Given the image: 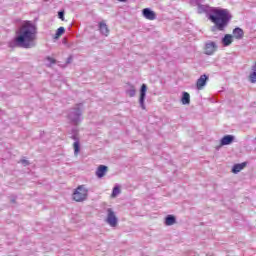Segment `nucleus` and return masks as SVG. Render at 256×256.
<instances>
[{
    "instance_id": "nucleus-1",
    "label": "nucleus",
    "mask_w": 256,
    "mask_h": 256,
    "mask_svg": "<svg viewBox=\"0 0 256 256\" xmlns=\"http://www.w3.org/2000/svg\"><path fill=\"white\" fill-rule=\"evenodd\" d=\"M198 13H206V17L214 25L211 26L210 31L217 33V31H225L229 27L233 14L225 8L209 7L208 5L199 4Z\"/></svg>"
},
{
    "instance_id": "nucleus-2",
    "label": "nucleus",
    "mask_w": 256,
    "mask_h": 256,
    "mask_svg": "<svg viewBox=\"0 0 256 256\" xmlns=\"http://www.w3.org/2000/svg\"><path fill=\"white\" fill-rule=\"evenodd\" d=\"M35 39H37V26L31 21H26L24 25L16 32V37L9 42L11 49L22 47V49H32L35 47Z\"/></svg>"
},
{
    "instance_id": "nucleus-3",
    "label": "nucleus",
    "mask_w": 256,
    "mask_h": 256,
    "mask_svg": "<svg viewBox=\"0 0 256 256\" xmlns=\"http://www.w3.org/2000/svg\"><path fill=\"white\" fill-rule=\"evenodd\" d=\"M85 110V107L83 103H78L74 105V107L70 108L68 112V119L72 125L77 127L81 121H83V111Z\"/></svg>"
},
{
    "instance_id": "nucleus-4",
    "label": "nucleus",
    "mask_w": 256,
    "mask_h": 256,
    "mask_svg": "<svg viewBox=\"0 0 256 256\" xmlns=\"http://www.w3.org/2000/svg\"><path fill=\"white\" fill-rule=\"evenodd\" d=\"M88 195V190L85 186H78L72 194L73 200L77 203H82V201H86Z\"/></svg>"
},
{
    "instance_id": "nucleus-5",
    "label": "nucleus",
    "mask_w": 256,
    "mask_h": 256,
    "mask_svg": "<svg viewBox=\"0 0 256 256\" xmlns=\"http://www.w3.org/2000/svg\"><path fill=\"white\" fill-rule=\"evenodd\" d=\"M106 211V223L110 225V227H116L119 224V219L117 218V215H115V211H113L111 208H108Z\"/></svg>"
},
{
    "instance_id": "nucleus-6",
    "label": "nucleus",
    "mask_w": 256,
    "mask_h": 256,
    "mask_svg": "<svg viewBox=\"0 0 256 256\" xmlns=\"http://www.w3.org/2000/svg\"><path fill=\"white\" fill-rule=\"evenodd\" d=\"M147 97V84H142L140 87L139 105L143 111L147 109L145 106V98Z\"/></svg>"
},
{
    "instance_id": "nucleus-7",
    "label": "nucleus",
    "mask_w": 256,
    "mask_h": 256,
    "mask_svg": "<svg viewBox=\"0 0 256 256\" xmlns=\"http://www.w3.org/2000/svg\"><path fill=\"white\" fill-rule=\"evenodd\" d=\"M142 15L145 17V19H148L149 21H155L157 19V14L155 11L151 10V8H144L142 10Z\"/></svg>"
},
{
    "instance_id": "nucleus-8",
    "label": "nucleus",
    "mask_w": 256,
    "mask_h": 256,
    "mask_svg": "<svg viewBox=\"0 0 256 256\" xmlns=\"http://www.w3.org/2000/svg\"><path fill=\"white\" fill-rule=\"evenodd\" d=\"M217 51V43L208 42L205 45V53L206 55H213Z\"/></svg>"
},
{
    "instance_id": "nucleus-9",
    "label": "nucleus",
    "mask_w": 256,
    "mask_h": 256,
    "mask_svg": "<svg viewBox=\"0 0 256 256\" xmlns=\"http://www.w3.org/2000/svg\"><path fill=\"white\" fill-rule=\"evenodd\" d=\"M207 81H209V76H207L206 74L201 75L200 79H198L196 81V88L198 90L203 89V87H205V85H207Z\"/></svg>"
},
{
    "instance_id": "nucleus-10",
    "label": "nucleus",
    "mask_w": 256,
    "mask_h": 256,
    "mask_svg": "<svg viewBox=\"0 0 256 256\" xmlns=\"http://www.w3.org/2000/svg\"><path fill=\"white\" fill-rule=\"evenodd\" d=\"M232 37H234V39H237L239 41L243 39V37H245V31H243V29L240 27H236L232 31Z\"/></svg>"
},
{
    "instance_id": "nucleus-11",
    "label": "nucleus",
    "mask_w": 256,
    "mask_h": 256,
    "mask_svg": "<svg viewBox=\"0 0 256 256\" xmlns=\"http://www.w3.org/2000/svg\"><path fill=\"white\" fill-rule=\"evenodd\" d=\"M107 171H109V167H107L106 165L98 166L96 173H95L96 177H98V179H103V176L107 175Z\"/></svg>"
},
{
    "instance_id": "nucleus-12",
    "label": "nucleus",
    "mask_w": 256,
    "mask_h": 256,
    "mask_svg": "<svg viewBox=\"0 0 256 256\" xmlns=\"http://www.w3.org/2000/svg\"><path fill=\"white\" fill-rule=\"evenodd\" d=\"M235 141V136L234 135H225L224 137L221 138L220 140V145L223 147L225 145H231Z\"/></svg>"
},
{
    "instance_id": "nucleus-13",
    "label": "nucleus",
    "mask_w": 256,
    "mask_h": 256,
    "mask_svg": "<svg viewBox=\"0 0 256 256\" xmlns=\"http://www.w3.org/2000/svg\"><path fill=\"white\" fill-rule=\"evenodd\" d=\"M98 29L101 35H104L105 37L109 36V27L107 26V23H105L104 21L99 22Z\"/></svg>"
},
{
    "instance_id": "nucleus-14",
    "label": "nucleus",
    "mask_w": 256,
    "mask_h": 256,
    "mask_svg": "<svg viewBox=\"0 0 256 256\" xmlns=\"http://www.w3.org/2000/svg\"><path fill=\"white\" fill-rule=\"evenodd\" d=\"M247 167V162H242L240 164H234L232 167V173L237 175V173H240V171H243Z\"/></svg>"
},
{
    "instance_id": "nucleus-15",
    "label": "nucleus",
    "mask_w": 256,
    "mask_h": 256,
    "mask_svg": "<svg viewBox=\"0 0 256 256\" xmlns=\"http://www.w3.org/2000/svg\"><path fill=\"white\" fill-rule=\"evenodd\" d=\"M221 43L224 47H229V45H231V43H233V35L231 34H226L222 40Z\"/></svg>"
},
{
    "instance_id": "nucleus-16",
    "label": "nucleus",
    "mask_w": 256,
    "mask_h": 256,
    "mask_svg": "<svg viewBox=\"0 0 256 256\" xmlns=\"http://www.w3.org/2000/svg\"><path fill=\"white\" fill-rule=\"evenodd\" d=\"M165 225H167V227H171V225H175L177 223V218L171 214L167 215L165 217Z\"/></svg>"
},
{
    "instance_id": "nucleus-17",
    "label": "nucleus",
    "mask_w": 256,
    "mask_h": 256,
    "mask_svg": "<svg viewBox=\"0 0 256 256\" xmlns=\"http://www.w3.org/2000/svg\"><path fill=\"white\" fill-rule=\"evenodd\" d=\"M181 103L182 105H190L191 95L189 94V92H182Z\"/></svg>"
},
{
    "instance_id": "nucleus-18",
    "label": "nucleus",
    "mask_w": 256,
    "mask_h": 256,
    "mask_svg": "<svg viewBox=\"0 0 256 256\" xmlns=\"http://www.w3.org/2000/svg\"><path fill=\"white\" fill-rule=\"evenodd\" d=\"M70 139H73V141H77L79 139V129L77 127L71 128L69 131Z\"/></svg>"
},
{
    "instance_id": "nucleus-19",
    "label": "nucleus",
    "mask_w": 256,
    "mask_h": 256,
    "mask_svg": "<svg viewBox=\"0 0 256 256\" xmlns=\"http://www.w3.org/2000/svg\"><path fill=\"white\" fill-rule=\"evenodd\" d=\"M250 83H256V62L251 67V73L249 75Z\"/></svg>"
},
{
    "instance_id": "nucleus-20",
    "label": "nucleus",
    "mask_w": 256,
    "mask_h": 256,
    "mask_svg": "<svg viewBox=\"0 0 256 256\" xmlns=\"http://www.w3.org/2000/svg\"><path fill=\"white\" fill-rule=\"evenodd\" d=\"M74 144H73V147H74V155H79V151H81V144L79 142V139L77 140H74Z\"/></svg>"
},
{
    "instance_id": "nucleus-21",
    "label": "nucleus",
    "mask_w": 256,
    "mask_h": 256,
    "mask_svg": "<svg viewBox=\"0 0 256 256\" xmlns=\"http://www.w3.org/2000/svg\"><path fill=\"white\" fill-rule=\"evenodd\" d=\"M63 33H65V27H59V28L56 30L54 39H59L60 36L63 35Z\"/></svg>"
},
{
    "instance_id": "nucleus-22",
    "label": "nucleus",
    "mask_w": 256,
    "mask_h": 256,
    "mask_svg": "<svg viewBox=\"0 0 256 256\" xmlns=\"http://www.w3.org/2000/svg\"><path fill=\"white\" fill-rule=\"evenodd\" d=\"M119 193H121V188L118 185H116L112 190L111 197H117Z\"/></svg>"
},
{
    "instance_id": "nucleus-23",
    "label": "nucleus",
    "mask_w": 256,
    "mask_h": 256,
    "mask_svg": "<svg viewBox=\"0 0 256 256\" xmlns=\"http://www.w3.org/2000/svg\"><path fill=\"white\" fill-rule=\"evenodd\" d=\"M137 93V90H135L134 86H131V89L126 90V94L130 97H135V94Z\"/></svg>"
},
{
    "instance_id": "nucleus-24",
    "label": "nucleus",
    "mask_w": 256,
    "mask_h": 256,
    "mask_svg": "<svg viewBox=\"0 0 256 256\" xmlns=\"http://www.w3.org/2000/svg\"><path fill=\"white\" fill-rule=\"evenodd\" d=\"M19 163H21V165H23V167H29V165H31V162H29V160L22 158L20 159Z\"/></svg>"
},
{
    "instance_id": "nucleus-25",
    "label": "nucleus",
    "mask_w": 256,
    "mask_h": 256,
    "mask_svg": "<svg viewBox=\"0 0 256 256\" xmlns=\"http://www.w3.org/2000/svg\"><path fill=\"white\" fill-rule=\"evenodd\" d=\"M58 19H61V21H65V10H60L58 12Z\"/></svg>"
},
{
    "instance_id": "nucleus-26",
    "label": "nucleus",
    "mask_w": 256,
    "mask_h": 256,
    "mask_svg": "<svg viewBox=\"0 0 256 256\" xmlns=\"http://www.w3.org/2000/svg\"><path fill=\"white\" fill-rule=\"evenodd\" d=\"M46 59L49 61L50 65H54L55 63H57V60L50 56L46 57Z\"/></svg>"
},
{
    "instance_id": "nucleus-27",
    "label": "nucleus",
    "mask_w": 256,
    "mask_h": 256,
    "mask_svg": "<svg viewBox=\"0 0 256 256\" xmlns=\"http://www.w3.org/2000/svg\"><path fill=\"white\" fill-rule=\"evenodd\" d=\"M190 3L191 5H197L199 7V5H201V0H191Z\"/></svg>"
},
{
    "instance_id": "nucleus-28",
    "label": "nucleus",
    "mask_w": 256,
    "mask_h": 256,
    "mask_svg": "<svg viewBox=\"0 0 256 256\" xmlns=\"http://www.w3.org/2000/svg\"><path fill=\"white\" fill-rule=\"evenodd\" d=\"M71 61H73V56H69L66 60V64L69 65V63H71Z\"/></svg>"
},
{
    "instance_id": "nucleus-29",
    "label": "nucleus",
    "mask_w": 256,
    "mask_h": 256,
    "mask_svg": "<svg viewBox=\"0 0 256 256\" xmlns=\"http://www.w3.org/2000/svg\"><path fill=\"white\" fill-rule=\"evenodd\" d=\"M119 3H127L128 0H118Z\"/></svg>"
},
{
    "instance_id": "nucleus-30",
    "label": "nucleus",
    "mask_w": 256,
    "mask_h": 256,
    "mask_svg": "<svg viewBox=\"0 0 256 256\" xmlns=\"http://www.w3.org/2000/svg\"><path fill=\"white\" fill-rule=\"evenodd\" d=\"M11 202H12V203H15V199H12Z\"/></svg>"
}]
</instances>
